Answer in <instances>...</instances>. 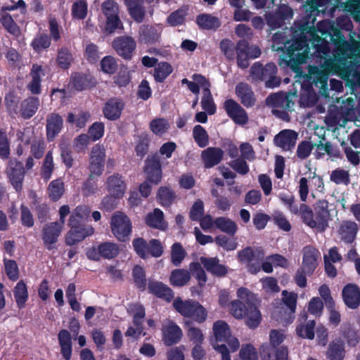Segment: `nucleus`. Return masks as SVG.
Returning <instances> with one entry per match:
<instances>
[{
	"label": "nucleus",
	"mask_w": 360,
	"mask_h": 360,
	"mask_svg": "<svg viewBox=\"0 0 360 360\" xmlns=\"http://www.w3.org/2000/svg\"><path fill=\"white\" fill-rule=\"evenodd\" d=\"M307 33L311 37L310 39L303 30L300 34L294 35L291 40L284 42L285 51L280 65L290 68L297 75L302 72L301 65L305 64L308 59L311 63H321L330 53L328 43L317 34L314 27H310Z\"/></svg>",
	"instance_id": "1"
},
{
	"label": "nucleus",
	"mask_w": 360,
	"mask_h": 360,
	"mask_svg": "<svg viewBox=\"0 0 360 360\" xmlns=\"http://www.w3.org/2000/svg\"><path fill=\"white\" fill-rule=\"evenodd\" d=\"M335 49L333 58L328 59L326 65L330 70L339 73L343 78L349 77L354 73L352 58L356 50L357 41L349 42L338 28L333 30L331 36Z\"/></svg>",
	"instance_id": "2"
},
{
	"label": "nucleus",
	"mask_w": 360,
	"mask_h": 360,
	"mask_svg": "<svg viewBox=\"0 0 360 360\" xmlns=\"http://www.w3.org/2000/svg\"><path fill=\"white\" fill-rule=\"evenodd\" d=\"M239 300L231 302L230 312L236 319H245L246 325L252 329H255L261 323L262 314L256 304L251 300L252 294L246 288H239L237 291Z\"/></svg>",
	"instance_id": "3"
},
{
	"label": "nucleus",
	"mask_w": 360,
	"mask_h": 360,
	"mask_svg": "<svg viewBox=\"0 0 360 360\" xmlns=\"http://www.w3.org/2000/svg\"><path fill=\"white\" fill-rule=\"evenodd\" d=\"M212 331L215 340L213 348L221 355V360H231L230 352H236L240 348L238 338L231 334L229 326L224 320L216 321Z\"/></svg>",
	"instance_id": "4"
},
{
	"label": "nucleus",
	"mask_w": 360,
	"mask_h": 360,
	"mask_svg": "<svg viewBox=\"0 0 360 360\" xmlns=\"http://www.w3.org/2000/svg\"><path fill=\"white\" fill-rule=\"evenodd\" d=\"M302 221L311 228H315L319 232H324L328 226L330 214L328 202L326 200H319L314 205V210L304 203L301 204Z\"/></svg>",
	"instance_id": "5"
},
{
	"label": "nucleus",
	"mask_w": 360,
	"mask_h": 360,
	"mask_svg": "<svg viewBox=\"0 0 360 360\" xmlns=\"http://www.w3.org/2000/svg\"><path fill=\"white\" fill-rule=\"evenodd\" d=\"M172 305L180 315L193 321V324H202L207 318V311L196 300H183L180 297H177L174 300Z\"/></svg>",
	"instance_id": "6"
},
{
	"label": "nucleus",
	"mask_w": 360,
	"mask_h": 360,
	"mask_svg": "<svg viewBox=\"0 0 360 360\" xmlns=\"http://www.w3.org/2000/svg\"><path fill=\"white\" fill-rule=\"evenodd\" d=\"M278 68L274 63H269L266 65L260 62L252 64L250 75L253 82H264L268 88H274L280 86L281 79L278 77Z\"/></svg>",
	"instance_id": "7"
},
{
	"label": "nucleus",
	"mask_w": 360,
	"mask_h": 360,
	"mask_svg": "<svg viewBox=\"0 0 360 360\" xmlns=\"http://www.w3.org/2000/svg\"><path fill=\"white\" fill-rule=\"evenodd\" d=\"M110 230L113 236L121 242H127L133 232V225L124 212L116 211L110 221Z\"/></svg>",
	"instance_id": "8"
},
{
	"label": "nucleus",
	"mask_w": 360,
	"mask_h": 360,
	"mask_svg": "<svg viewBox=\"0 0 360 360\" xmlns=\"http://www.w3.org/2000/svg\"><path fill=\"white\" fill-rule=\"evenodd\" d=\"M261 49L257 46H250L245 39H239L236 43V58L237 65L240 69H246L250 66V59L260 56Z\"/></svg>",
	"instance_id": "9"
},
{
	"label": "nucleus",
	"mask_w": 360,
	"mask_h": 360,
	"mask_svg": "<svg viewBox=\"0 0 360 360\" xmlns=\"http://www.w3.org/2000/svg\"><path fill=\"white\" fill-rule=\"evenodd\" d=\"M264 257V250L261 248L255 252L252 247H246L237 254L238 260L243 264L251 274H257L260 271V261Z\"/></svg>",
	"instance_id": "10"
},
{
	"label": "nucleus",
	"mask_w": 360,
	"mask_h": 360,
	"mask_svg": "<svg viewBox=\"0 0 360 360\" xmlns=\"http://www.w3.org/2000/svg\"><path fill=\"white\" fill-rule=\"evenodd\" d=\"M68 225L70 230L65 238L66 245H75L86 237L92 236L94 233V229L91 225H87L83 222L69 219Z\"/></svg>",
	"instance_id": "11"
},
{
	"label": "nucleus",
	"mask_w": 360,
	"mask_h": 360,
	"mask_svg": "<svg viewBox=\"0 0 360 360\" xmlns=\"http://www.w3.org/2000/svg\"><path fill=\"white\" fill-rule=\"evenodd\" d=\"M143 173L146 179L153 185H158L162 179V169L157 153L148 155L144 161Z\"/></svg>",
	"instance_id": "12"
},
{
	"label": "nucleus",
	"mask_w": 360,
	"mask_h": 360,
	"mask_svg": "<svg viewBox=\"0 0 360 360\" xmlns=\"http://www.w3.org/2000/svg\"><path fill=\"white\" fill-rule=\"evenodd\" d=\"M120 252V248L117 243L113 242L101 243L96 248L94 247L89 249L86 256L92 261H99L101 257L112 259L116 257Z\"/></svg>",
	"instance_id": "13"
},
{
	"label": "nucleus",
	"mask_w": 360,
	"mask_h": 360,
	"mask_svg": "<svg viewBox=\"0 0 360 360\" xmlns=\"http://www.w3.org/2000/svg\"><path fill=\"white\" fill-rule=\"evenodd\" d=\"M112 47L122 58L131 60L137 47V43L132 37L120 36L112 40Z\"/></svg>",
	"instance_id": "14"
},
{
	"label": "nucleus",
	"mask_w": 360,
	"mask_h": 360,
	"mask_svg": "<svg viewBox=\"0 0 360 360\" xmlns=\"http://www.w3.org/2000/svg\"><path fill=\"white\" fill-rule=\"evenodd\" d=\"M193 79L198 82L202 89L203 96L201 99V107L209 115L216 112L217 108L210 92V82L202 75L194 73Z\"/></svg>",
	"instance_id": "15"
},
{
	"label": "nucleus",
	"mask_w": 360,
	"mask_h": 360,
	"mask_svg": "<svg viewBox=\"0 0 360 360\" xmlns=\"http://www.w3.org/2000/svg\"><path fill=\"white\" fill-rule=\"evenodd\" d=\"M224 109L226 115L236 124L244 125L248 122V115L236 101L229 98L224 101Z\"/></svg>",
	"instance_id": "16"
},
{
	"label": "nucleus",
	"mask_w": 360,
	"mask_h": 360,
	"mask_svg": "<svg viewBox=\"0 0 360 360\" xmlns=\"http://www.w3.org/2000/svg\"><path fill=\"white\" fill-rule=\"evenodd\" d=\"M308 82L311 83V86L319 89V93L327 96L328 91V73L321 70L317 66H309Z\"/></svg>",
	"instance_id": "17"
},
{
	"label": "nucleus",
	"mask_w": 360,
	"mask_h": 360,
	"mask_svg": "<svg viewBox=\"0 0 360 360\" xmlns=\"http://www.w3.org/2000/svg\"><path fill=\"white\" fill-rule=\"evenodd\" d=\"M285 334L276 329L269 332V342L263 344L260 347V354L263 360H272L274 349L281 347L283 342Z\"/></svg>",
	"instance_id": "18"
},
{
	"label": "nucleus",
	"mask_w": 360,
	"mask_h": 360,
	"mask_svg": "<svg viewBox=\"0 0 360 360\" xmlns=\"http://www.w3.org/2000/svg\"><path fill=\"white\" fill-rule=\"evenodd\" d=\"M25 167L19 160H11L7 170L10 183L17 192H20L25 177Z\"/></svg>",
	"instance_id": "19"
},
{
	"label": "nucleus",
	"mask_w": 360,
	"mask_h": 360,
	"mask_svg": "<svg viewBox=\"0 0 360 360\" xmlns=\"http://www.w3.org/2000/svg\"><path fill=\"white\" fill-rule=\"evenodd\" d=\"M63 230L62 224L54 221L46 224L42 229V240L49 250L53 248V245L58 241Z\"/></svg>",
	"instance_id": "20"
},
{
	"label": "nucleus",
	"mask_w": 360,
	"mask_h": 360,
	"mask_svg": "<svg viewBox=\"0 0 360 360\" xmlns=\"http://www.w3.org/2000/svg\"><path fill=\"white\" fill-rule=\"evenodd\" d=\"M125 108V103L119 97H113L108 99L103 108V113L108 120L114 122L119 120Z\"/></svg>",
	"instance_id": "21"
},
{
	"label": "nucleus",
	"mask_w": 360,
	"mask_h": 360,
	"mask_svg": "<svg viewBox=\"0 0 360 360\" xmlns=\"http://www.w3.org/2000/svg\"><path fill=\"white\" fill-rule=\"evenodd\" d=\"M105 150L99 146H95L91 148V155L89 164L90 174L92 176H101L105 167Z\"/></svg>",
	"instance_id": "22"
},
{
	"label": "nucleus",
	"mask_w": 360,
	"mask_h": 360,
	"mask_svg": "<svg viewBox=\"0 0 360 360\" xmlns=\"http://www.w3.org/2000/svg\"><path fill=\"white\" fill-rule=\"evenodd\" d=\"M302 260L301 268L306 270L308 276H311L314 273L318 265V259L321 254L319 251L312 246H306L302 250Z\"/></svg>",
	"instance_id": "23"
},
{
	"label": "nucleus",
	"mask_w": 360,
	"mask_h": 360,
	"mask_svg": "<svg viewBox=\"0 0 360 360\" xmlns=\"http://www.w3.org/2000/svg\"><path fill=\"white\" fill-rule=\"evenodd\" d=\"M63 126V117L56 112H51L46 116V140L53 141L62 131Z\"/></svg>",
	"instance_id": "24"
},
{
	"label": "nucleus",
	"mask_w": 360,
	"mask_h": 360,
	"mask_svg": "<svg viewBox=\"0 0 360 360\" xmlns=\"http://www.w3.org/2000/svg\"><path fill=\"white\" fill-rule=\"evenodd\" d=\"M342 297L346 307L351 309H358L360 304V289L356 284L348 283L342 289Z\"/></svg>",
	"instance_id": "25"
},
{
	"label": "nucleus",
	"mask_w": 360,
	"mask_h": 360,
	"mask_svg": "<svg viewBox=\"0 0 360 360\" xmlns=\"http://www.w3.org/2000/svg\"><path fill=\"white\" fill-rule=\"evenodd\" d=\"M297 140V132L292 129H283L274 139L276 146L284 150H290L295 148Z\"/></svg>",
	"instance_id": "26"
},
{
	"label": "nucleus",
	"mask_w": 360,
	"mask_h": 360,
	"mask_svg": "<svg viewBox=\"0 0 360 360\" xmlns=\"http://www.w3.org/2000/svg\"><path fill=\"white\" fill-rule=\"evenodd\" d=\"M236 94L245 108H252L255 105V94L252 86L248 83L239 82L236 86Z\"/></svg>",
	"instance_id": "27"
},
{
	"label": "nucleus",
	"mask_w": 360,
	"mask_h": 360,
	"mask_svg": "<svg viewBox=\"0 0 360 360\" xmlns=\"http://www.w3.org/2000/svg\"><path fill=\"white\" fill-rule=\"evenodd\" d=\"M30 75L32 80L27 84V89L32 95H39L41 93V77L46 75L45 68L41 65L33 64Z\"/></svg>",
	"instance_id": "28"
},
{
	"label": "nucleus",
	"mask_w": 360,
	"mask_h": 360,
	"mask_svg": "<svg viewBox=\"0 0 360 360\" xmlns=\"http://www.w3.org/2000/svg\"><path fill=\"white\" fill-rule=\"evenodd\" d=\"M182 331L179 326L170 321L162 328V341L166 346H172L179 342Z\"/></svg>",
	"instance_id": "29"
},
{
	"label": "nucleus",
	"mask_w": 360,
	"mask_h": 360,
	"mask_svg": "<svg viewBox=\"0 0 360 360\" xmlns=\"http://www.w3.org/2000/svg\"><path fill=\"white\" fill-rule=\"evenodd\" d=\"M148 289L149 293L167 302H171L174 297L172 288L161 281H150Z\"/></svg>",
	"instance_id": "30"
},
{
	"label": "nucleus",
	"mask_w": 360,
	"mask_h": 360,
	"mask_svg": "<svg viewBox=\"0 0 360 360\" xmlns=\"http://www.w3.org/2000/svg\"><path fill=\"white\" fill-rule=\"evenodd\" d=\"M200 263L207 271L217 278H223L228 272V267L219 264V259L217 257H201Z\"/></svg>",
	"instance_id": "31"
},
{
	"label": "nucleus",
	"mask_w": 360,
	"mask_h": 360,
	"mask_svg": "<svg viewBox=\"0 0 360 360\" xmlns=\"http://www.w3.org/2000/svg\"><path fill=\"white\" fill-rule=\"evenodd\" d=\"M224 152L219 147H208L202 152V159L205 168H212L224 158Z\"/></svg>",
	"instance_id": "32"
},
{
	"label": "nucleus",
	"mask_w": 360,
	"mask_h": 360,
	"mask_svg": "<svg viewBox=\"0 0 360 360\" xmlns=\"http://www.w3.org/2000/svg\"><path fill=\"white\" fill-rule=\"evenodd\" d=\"M107 191L112 195L122 198L126 191V183L122 175L114 174L107 178Z\"/></svg>",
	"instance_id": "33"
},
{
	"label": "nucleus",
	"mask_w": 360,
	"mask_h": 360,
	"mask_svg": "<svg viewBox=\"0 0 360 360\" xmlns=\"http://www.w3.org/2000/svg\"><path fill=\"white\" fill-rule=\"evenodd\" d=\"M281 302L286 308V312L288 315V323H292L295 319L297 305V295L294 291H288L283 290L281 293Z\"/></svg>",
	"instance_id": "34"
},
{
	"label": "nucleus",
	"mask_w": 360,
	"mask_h": 360,
	"mask_svg": "<svg viewBox=\"0 0 360 360\" xmlns=\"http://www.w3.org/2000/svg\"><path fill=\"white\" fill-rule=\"evenodd\" d=\"M40 101L39 98L29 96L21 101L20 104L19 113L24 119H30L34 115L39 108Z\"/></svg>",
	"instance_id": "35"
},
{
	"label": "nucleus",
	"mask_w": 360,
	"mask_h": 360,
	"mask_svg": "<svg viewBox=\"0 0 360 360\" xmlns=\"http://www.w3.org/2000/svg\"><path fill=\"white\" fill-rule=\"evenodd\" d=\"M266 101L269 106L285 110H290L294 105L290 96L282 92L269 95Z\"/></svg>",
	"instance_id": "36"
},
{
	"label": "nucleus",
	"mask_w": 360,
	"mask_h": 360,
	"mask_svg": "<svg viewBox=\"0 0 360 360\" xmlns=\"http://www.w3.org/2000/svg\"><path fill=\"white\" fill-rule=\"evenodd\" d=\"M58 342L60 346V353L65 360H70L72 354V342L70 333L62 329L58 334Z\"/></svg>",
	"instance_id": "37"
},
{
	"label": "nucleus",
	"mask_w": 360,
	"mask_h": 360,
	"mask_svg": "<svg viewBox=\"0 0 360 360\" xmlns=\"http://www.w3.org/2000/svg\"><path fill=\"white\" fill-rule=\"evenodd\" d=\"M131 17L137 22H141L146 15L143 6L145 0H123Z\"/></svg>",
	"instance_id": "38"
},
{
	"label": "nucleus",
	"mask_w": 360,
	"mask_h": 360,
	"mask_svg": "<svg viewBox=\"0 0 360 360\" xmlns=\"http://www.w3.org/2000/svg\"><path fill=\"white\" fill-rule=\"evenodd\" d=\"M71 82L76 90L81 91L91 88L96 84V81L91 75L82 72H75L71 77Z\"/></svg>",
	"instance_id": "39"
},
{
	"label": "nucleus",
	"mask_w": 360,
	"mask_h": 360,
	"mask_svg": "<svg viewBox=\"0 0 360 360\" xmlns=\"http://www.w3.org/2000/svg\"><path fill=\"white\" fill-rule=\"evenodd\" d=\"M358 233V224L355 221H343L340 229L339 234L346 243H352L356 238Z\"/></svg>",
	"instance_id": "40"
},
{
	"label": "nucleus",
	"mask_w": 360,
	"mask_h": 360,
	"mask_svg": "<svg viewBox=\"0 0 360 360\" xmlns=\"http://www.w3.org/2000/svg\"><path fill=\"white\" fill-rule=\"evenodd\" d=\"M340 334L349 347H356L359 342V335L350 322H343L340 328Z\"/></svg>",
	"instance_id": "41"
},
{
	"label": "nucleus",
	"mask_w": 360,
	"mask_h": 360,
	"mask_svg": "<svg viewBox=\"0 0 360 360\" xmlns=\"http://www.w3.org/2000/svg\"><path fill=\"white\" fill-rule=\"evenodd\" d=\"M151 139L146 132H142L135 136V155L141 160L147 155L150 150Z\"/></svg>",
	"instance_id": "42"
},
{
	"label": "nucleus",
	"mask_w": 360,
	"mask_h": 360,
	"mask_svg": "<svg viewBox=\"0 0 360 360\" xmlns=\"http://www.w3.org/2000/svg\"><path fill=\"white\" fill-rule=\"evenodd\" d=\"M326 356L328 360H343L345 356L344 341L336 339L330 342L328 345Z\"/></svg>",
	"instance_id": "43"
},
{
	"label": "nucleus",
	"mask_w": 360,
	"mask_h": 360,
	"mask_svg": "<svg viewBox=\"0 0 360 360\" xmlns=\"http://www.w3.org/2000/svg\"><path fill=\"white\" fill-rule=\"evenodd\" d=\"M214 226L216 229L231 237H233L238 230V224L232 219L225 217L214 219Z\"/></svg>",
	"instance_id": "44"
},
{
	"label": "nucleus",
	"mask_w": 360,
	"mask_h": 360,
	"mask_svg": "<svg viewBox=\"0 0 360 360\" xmlns=\"http://www.w3.org/2000/svg\"><path fill=\"white\" fill-rule=\"evenodd\" d=\"M195 22L203 30H217L221 25L218 18L210 14H200L197 15Z\"/></svg>",
	"instance_id": "45"
},
{
	"label": "nucleus",
	"mask_w": 360,
	"mask_h": 360,
	"mask_svg": "<svg viewBox=\"0 0 360 360\" xmlns=\"http://www.w3.org/2000/svg\"><path fill=\"white\" fill-rule=\"evenodd\" d=\"M145 221L148 226L159 230H164L167 226L164 219V212L159 208H155L153 212L147 214Z\"/></svg>",
	"instance_id": "46"
},
{
	"label": "nucleus",
	"mask_w": 360,
	"mask_h": 360,
	"mask_svg": "<svg viewBox=\"0 0 360 360\" xmlns=\"http://www.w3.org/2000/svg\"><path fill=\"white\" fill-rule=\"evenodd\" d=\"M13 294L17 303V307L19 309H24L26 302L29 298L27 287L24 281H20L17 283L13 290Z\"/></svg>",
	"instance_id": "47"
},
{
	"label": "nucleus",
	"mask_w": 360,
	"mask_h": 360,
	"mask_svg": "<svg viewBox=\"0 0 360 360\" xmlns=\"http://www.w3.org/2000/svg\"><path fill=\"white\" fill-rule=\"evenodd\" d=\"M50 46L51 37L45 32L37 34L31 42L32 49L37 53L49 49Z\"/></svg>",
	"instance_id": "48"
},
{
	"label": "nucleus",
	"mask_w": 360,
	"mask_h": 360,
	"mask_svg": "<svg viewBox=\"0 0 360 360\" xmlns=\"http://www.w3.org/2000/svg\"><path fill=\"white\" fill-rule=\"evenodd\" d=\"M161 27L155 26H146L140 33L141 41L146 44H153L158 41L161 36Z\"/></svg>",
	"instance_id": "49"
},
{
	"label": "nucleus",
	"mask_w": 360,
	"mask_h": 360,
	"mask_svg": "<svg viewBox=\"0 0 360 360\" xmlns=\"http://www.w3.org/2000/svg\"><path fill=\"white\" fill-rule=\"evenodd\" d=\"M156 199L162 207H169L175 200L176 193L169 187L161 186L157 192Z\"/></svg>",
	"instance_id": "50"
},
{
	"label": "nucleus",
	"mask_w": 360,
	"mask_h": 360,
	"mask_svg": "<svg viewBox=\"0 0 360 360\" xmlns=\"http://www.w3.org/2000/svg\"><path fill=\"white\" fill-rule=\"evenodd\" d=\"M65 192L64 183L61 178L50 181L48 186V195L51 200L57 202Z\"/></svg>",
	"instance_id": "51"
},
{
	"label": "nucleus",
	"mask_w": 360,
	"mask_h": 360,
	"mask_svg": "<svg viewBox=\"0 0 360 360\" xmlns=\"http://www.w3.org/2000/svg\"><path fill=\"white\" fill-rule=\"evenodd\" d=\"M173 71L172 66L167 62L158 63L154 68L153 77L156 82L162 83Z\"/></svg>",
	"instance_id": "52"
},
{
	"label": "nucleus",
	"mask_w": 360,
	"mask_h": 360,
	"mask_svg": "<svg viewBox=\"0 0 360 360\" xmlns=\"http://www.w3.org/2000/svg\"><path fill=\"white\" fill-rule=\"evenodd\" d=\"M191 279V274L184 269H174L169 276L170 284L173 286H183Z\"/></svg>",
	"instance_id": "53"
},
{
	"label": "nucleus",
	"mask_w": 360,
	"mask_h": 360,
	"mask_svg": "<svg viewBox=\"0 0 360 360\" xmlns=\"http://www.w3.org/2000/svg\"><path fill=\"white\" fill-rule=\"evenodd\" d=\"M184 327L187 330V336L191 342L195 344H202L204 341V335L202 331L196 327H194L193 321L185 320Z\"/></svg>",
	"instance_id": "54"
},
{
	"label": "nucleus",
	"mask_w": 360,
	"mask_h": 360,
	"mask_svg": "<svg viewBox=\"0 0 360 360\" xmlns=\"http://www.w3.org/2000/svg\"><path fill=\"white\" fill-rule=\"evenodd\" d=\"M0 21L3 27L8 33L15 37H19L20 34V27L8 13L3 14L1 18H0Z\"/></svg>",
	"instance_id": "55"
},
{
	"label": "nucleus",
	"mask_w": 360,
	"mask_h": 360,
	"mask_svg": "<svg viewBox=\"0 0 360 360\" xmlns=\"http://www.w3.org/2000/svg\"><path fill=\"white\" fill-rule=\"evenodd\" d=\"M132 276L136 288L143 292L147 286V279L144 269L139 265L135 266L132 270Z\"/></svg>",
	"instance_id": "56"
},
{
	"label": "nucleus",
	"mask_w": 360,
	"mask_h": 360,
	"mask_svg": "<svg viewBox=\"0 0 360 360\" xmlns=\"http://www.w3.org/2000/svg\"><path fill=\"white\" fill-rule=\"evenodd\" d=\"M193 136L195 143L200 148H205L210 143V136L206 129L201 125H195L193 130Z\"/></svg>",
	"instance_id": "57"
},
{
	"label": "nucleus",
	"mask_w": 360,
	"mask_h": 360,
	"mask_svg": "<svg viewBox=\"0 0 360 360\" xmlns=\"http://www.w3.org/2000/svg\"><path fill=\"white\" fill-rule=\"evenodd\" d=\"M74 58L71 52L65 47L58 50L56 62L59 68L63 70H68L71 66Z\"/></svg>",
	"instance_id": "58"
},
{
	"label": "nucleus",
	"mask_w": 360,
	"mask_h": 360,
	"mask_svg": "<svg viewBox=\"0 0 360 360\" xmlns=\"http://www.w3.org/2000/svg\"><path fill=\"white\" fill-rule=\"evenodd\" d=\"M54 170V163L53 160L52 150H49L44 160L42 166L41 167V176L47 181L51 177Z\"/></svg>",
	"instance_id": "59"
},
{
	"label": "nucleus",
	"mask_w": 360,
	"mask_h": 360,
	"mask_svg": "<svg viewBox=\"0 0 360 360\" xmlns=\"http://www.w3.org/2000/svg\"><path fill=\"white\" fill-rule=\"evenodd\" d=\"M315 321L309 320L304 323H300L296 328L297 335L301 338L312 340L314 338Z\"/></svg>",
	"instance_id": "60"
},
{
	"label": "nucleus",
	"mask_w": 360,
	"mask_h": 360,
	"mask_svg": "<svg viewBox=\"0 0 360 360\" xmlns=\"http://www.w3.org/2000/svg\"><path fill=\"white\" fill-rule=\"evenodd\" d=\"M278 197L282 203L285 205L291 212L294 214H300L302 218L301 204L298 206L295 203V198L293 195L282 193L279 194Z\"/></svg>",
	"instance_id": "61"
},
{
	"label": "nucleus",
	"mask_w": 360,
	"mask_h": 360,
	"mask_svg": "<svg viewBox=\"0 0 360 360\" xmlns=\"http://www.w3.org/2000/svg\"><path fill=\"white\" fill-rule=\"evenodd\" d=\"M88 13V4L85 0H76L72 6V16L75 19L84 20Z\"/></svg>",
	"instance_id": "62"
},
{
	"label": "nucleus",
	"mask_w": 360,
	"mask_h": 360,
	"mask_svg": "<svg viewBox=\"0 0 360 360\" xmlns=\"http://www.w3.org/2000/svg\"><path fill=\"white\" fill-rule=\"evenodd\" d=\"M148 245V242L141 237L135 238L132 240V247L137 255L141 259L149 257Z\"/></svg>",
	"instance_id": "63"
},
{
	"label": "nucleus",
	"mask_w": 360,
	"mask_h": 360,
	"mask_svg": "<svg viewBox=\"0 0 360 360\" xmlns=\"http://www.w3.org/2000/svg\"><path fill=\"white\" fill-rule=\"evenodd\" d=\"M330 180L337 185L342 184L345 186H347L350 184V176L348 171L338 167L331 172Z\"/></svg>",
	"instance_id": "64"
}]
</instances>
